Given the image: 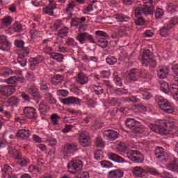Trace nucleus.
I'll return each mask as SVG.
<instances>
[{"instance_id": "69168bd1", "label": "nucleus", "mask_w": 178, "mask_h": 178, "mask_svg": "<svg viewBox=\"0 0 178 178\" xmlns=\"http://www.w3.org/2000/svg\"><path fill=\"white\" fill-rule=\"evenodd\" d=\"M52 81H53V83H56V84H58V83H60L62 81V76L60 74L56 75L52 79Z\"/></svg>"}, {"instance_id": "603ef678", "label": "nucleus", "mask_w": 178, "mask_h": 178, "mask_svg": "<svg viewBox=\"0 0 178 178\" xmlns=\"http://www.w3.org/2000/svg\"><path fill=\"white\" fill-rule=\"evenodd\" d=\"M135 23L136 26H143L144 23H145V20H144L143 17H136V19H135Z\"/></svg>"}, {"instance_id": "72a5a7b5", "label": "nucleus", "mask_w": 178, "mask_h": 178, "mask_svg": "<svg viewBox=\"0 0 178 178\" xmlns=\"http://www.w3.org/2000/svg\"><path fill=\"white\" fill-rule=\"evenodd\" d=\"M54 44L58 45V52H66V48L60 47V45L63 44V40H62V38H56Z\"/></svg>"}, {"instance_id": "ea45409f", "label": "nucleus", "mask_w": 178, "mask_h": 178, "mask_svg": "<svg viewBox=\"0 0 178 178\" xmlns=\"http://www.w3.org/2000/svg\"><path fill=\"white\" fill-rule=\"evenodd\" d=\"M170 88V86H169V84H168V83L166 82H163L161 85V90L165 94H169Z\"/></svg>"}, {"instance_id": "6e6d98bb", "label": "nucleus", "mask_w": 178, "mask_h": 178, "mask_svg": "<svg viewBox=\"0 0 178 178\" xmlns=\"http://www.w3.org/2000/svg\"><path fill=\"white\" fill-rule=\"evenodd\" d=\"M57 94L61 97H67V95H69V92L66 90L60 89L57 90Z\"/></svg>"}, {"instance_id": "4d7b16f0", "label": "nucleus", "mask_w": 178, "mask_h": 178, "mask_svg": "<svg viewBox=\"0 0 178 178\" xmlns=\"http://www.w3.org/2000/svg\"><path fill=\"white\" fill-rule=\"evenodd\" d=\"M15 45H16L17 48H22V52L23 48H26V47H24V42H23V40H15Z\"/></svg>"}, {"instance_id": "393cba45", "label": "nucleus", "mask_w": 178, "mask_h": 178, "mask_svg": "<svg viewBox=\"0 0 178 178\" xmlns=\"http://www.w3.org/2000/svg\"><path fill=\"white\" fill-rule=\"evenodd\" d=\"M166 168L168 170L178 173V163L176 161H172L170 163L167 164Z\"/></svg>"}, {"instance_id": "0e129e2a", "label": "nucleus", "mask_w": 178, "mask_h": 178, "mask_svg": "<svg viewBox=\"0 0 178 178\" xmlns=\"http://www.w3.org/2000/svg\"><path fill=\"white\" fill-rule=\"evenodd\" d=\"M66 44L70 45L71 47H74V45L76 44L77 42L74 41V39L72 38H68L66 41Z\"/></svg>"}, {"instance_id": "f3484780", "label": "nucleus", "mask_w": 178, "mask_h": 178, "mask_svg": "<svg viewBox=\"0 0 178 178\" xmlns=\"http://www.w3.org/2000/svg\"><path fill=\"white\" fill-rule=\"evenodd\" d=\"M139 78V70L138 69L134 68L131 70L130 72L128 74L129 80L131 81H137Z\"/></svg>"}, {"instance_id": "1a4fd4ad", "label": "nucleus", "mask_w": 178, "mask_h": 178, "mask_svg": "<svg viewBox=\"0 0 178 178\" xmlns=\"http://www.w3.org/2000/svg\"><path fill=\"white\" fill-rule=\"evenodd\" d=\"M24 114L28 119L37 120V110L33 107L27 106L24 108Z\"/></svg>"}, {"instance_id": "f257e3e1", "label": "nucleus", "mask_w": 178, "mask_h": 178, "mask_svg": "<svg viewBox=\"0 0 178 178\" xmlns=\"http://www.w3.org/2000/svg\"><path fill=\"white\" fill-rule=\"evenodd\" d=\"M152 131L161 134V136H166L170 134L171 136H178V128L175 126L172 122L162 120H160L159 124H155L149 126Z\"/></svg>"}, {"instance_id": "8fccbe9b", "label": "nucleus", "mask_w": 178, "mask_h": 178, "mask_svg": "<svg viewBox=\"0 0 178 178\" xmlns=\"http://www.w3.org/2000/svg\"><path fill=\"white\" fill-rule=\"evenodd\" d=\"M117 149L120 152H123V151H126V149H127V146H126L125 143H120L117 147Z\"/></svg>"}, {"instance_id": "79ce46f5", "label": "nucleus", "mask_w": 178, "mask_h": 178, "mask_svg": "<svg viewBox=\"0 0 178 178\" xmlns=\"http://www.w3.org/2000/svg\"><path fill=\"white\" fill-rule=\"evenodd\" d=\"M99 38V47L101 48H106L108 47V40L105 38Z\"/></svg>"}, {"instance_id": "6ab92c4d", "label": "nucleus", "mask_w": 178, "mask_h": 178, "mask_svg": "<svg viewBox=\"0 0 178 178\" xmlns=\"http://www.w3.org/2000/svg\"><path fill=\"white\" fill-rule=\"evenodd\" d=\"M28 92L36 99H41V98H42V96L40 94V92H38V89L34 86L29 88Z\"/></svg>"}, {"instance_id": "9b49d317", "label": "nucleus", "mask_w": 178, "mask_h": 178, "mask_svg": "<svg viewBox=\"0 0 178 178\" xmlns=\"http://www.w3.org/2000/svg\"><path fill=\"white\" fill-rule=\"evenodd\" d=\"M104 137H106L109 141H115L117 138H119V133L112 129H108L104 131Z\"/></svg>"}, {"instance_id": "c85d7f7f", "label": "nucleus", "mask_w": 178, "mask_h": 178, "mask_svg": "<svg viewBox=\"0 0 178 178\" xmlns=\"http://www.w3.org/2000/svg\"><path fill=\"white\" fill-rule=\"evenodd\" d=\"M172 28H169V25L167 24L160 29V35L161 37H168L169 35V31L171 30Z\"/></svg>"}, {"instance_id": "cd10ccee", "label": "nucleus", "mask_w": 178, "mask_h": 178, "mask_svg": "<svg viewBox=\"0 0 178 178\" xmlns=\"http://www.w3.org/2000/svg\"><path fill=\"white\" fill-rule=\"evenodd\" d=\"M169 93L172 94L178 99V86L176 84H172L170 86Z\"/></svg>"}, {"instance_id": "774afa93", "label": "nucleus", "mask_w": 178, "mask_h": 178, "mask_svg": "<svg viewBox=\"0 0 178 178\" xmlns=\"http://www.w3.org/2000/svg\"><path fill=\"white\" fill-rule=\"evenodd\" d=\"M8 84H15L16 83V76H11L6 80Z\"/></svg>"}, {"instance_id": "f704fd0d", "label": "nucleus", "mask_w": 178, "mask_h": 178, "mask_svg": "<svg viewBox=\"0 0 178 178\" xmlns=\"http://www.w3.org/2000/svg\"><path fill=\"white\" fill-rule=\"evenodd\" d=\"M115 17L117 20H118V22H127L130 19V17L123 14H116L115 15Z\"/></svg>"}, {"instance_id": "052dcab7", "label": "nucleus", "mask_w": 178, "mask_h": 178, "mask_svg": "<svg viewBox=\"0 0 178 178\" xmlns=\"http://www.w3.org/2000/svg\"><path fill=\"white\" fill-rule=\"evenodd\" d=\"M47 142L49 143V145H51V147L56 145L57 143L56 139L54 138H48Z\"/></svg>"}, {"instance_id": "bf43d9fd", "label": "nucleus", "mask_w": 178, "mask_h": 178, "mask_svg": "<svg viewBox=\"0 0 178 178\" xmlns=\"http://www.w3.org/2000/svg\"><path fill=\"white\" fill-rule=\"evenodd\" d=\"M76 176L79 178H90L88 172H80Z\"/></svg>"}, {"instance_id": "2eb2a0df", "label": "nucleus", "mask_w": 178, "mask_h": 178, "mask_svg": "<svg viewBox=\"0 0 178 178\" xmlns=\"http://www.w3.org/2000/svg\"><path fill=\"white\" fill-rule=\"evenodd\" d=\"M61 102H63L64 105H70V104H80V99L74 97H69L62 99Z\"/></svg>"}, {"instance_id": "2f4dec72", "label": "nucleus", "mask_w": 178, "mask_h": 178, "mask_svg": "<svg viewBox=\"0 0 178 178\" xmlns=\"http://www.w3.org/2000/svg\"><path fill=\"white\" fill-rule=\"evenodd\" d=\"M52 59H55L57 62H62L63 60V54L59 53H50L49 54Z\"/></svg>"}, {"instance_id": "338daca9", "label": "nucleus", "mask_w": 178, "mask_h": 178, "mask_svg": "<svg viewBox=\"0 0 178 178\" xmlns=\"http://www.w3.org/2000/svg\"><path fill=\"white\" fill-rule=\"evenodd\" d=\"M142 95H143V97L145 98V99H149V98H151V97H152V95H151V93H149V92H148V90L142 91Z\"/></svg>"}, {"instance_id": "bb28decb", "label": "nucleus", "mask_w": 178, "mask_h": 178, "mask_svg": "<svg viewBox=\"0 0 178 178\" xmlns=\"http://www.w3.org/2000/svg\"><path fill=\"white\" fill-rule=\"evenodd\" d=\"M152 58V54L151 51L148 49L145 50L143 51V55L142 56V63H144L145 62H148L149 59Z\"/></svg>"}, {"instance_id": "49530a36", "label": "nucleus", "mask_w": 178, "mask_h": 178, "mask_svg": "<svg viewBox=\"0 0 178 178\" xmlns=\"http://www.w3.org/2000/svg\"><path fill=\"white\" fill-rule=\"evenodd\" d=\"M106 62L108 64V65H115V63H116V62H118V59H116V58L112 56H108L106 58Z\"/></svg>"}, {"instance_id": "39448f33", "label": "nucleus", "mask_w": 178, "mask_h": 178, "mask_svg": "<svg viewBox=\"0 0 178 178\" xmlns=\"http://www.w3.org/2000/svg\"><path fill=\"white\" fill-rule=\"evenodd\" d=\"M68 171L70 173H77L83 168V162L80 160H74L70 162L67 165Z\"/></svg>"}, {"instance_id": "a211bd4d", "label": "nucleus", "mask_w": 178, "mask_h": 178, "mask_svg": "<svg viewBox=\"0 0 178 178\" xmlns=\"http://www.w3.org/2000/svg\"><path fill=\"white\" fill-rule=\"evenodd\" d=\"M124 175L122 170H113L108 172V178H122V177Z\"/></svg>"}, {"instance_id": "ddd939ff", "label": "nucleus", "mask_w": 178, "mask_h": 178, "mask_svg": "<svg viewBox=\"0 0 178 178\" xmlns=\"http://www.w3.org/2000/svg\"><path fill=\"white\" fill-rule=\"evenodd\" d=\"M16 91L15 86H6L0 89V92L2 95H12Z\"/></svg>"}, {"instance_id": "680f3d73", "label": "nucleus", "mask_w": 178, "mask_h": 178, "mask_svg": "<svg viewBox=\"0 0 178 178\" xmlns=\"http://www.w3.org/2000/svg\"><path fill=\"white\" fill-rule=\"evenodd\" d=\"M158 159H160L161 162H168V160L169 159V156L165 152V154L161 155L160 157H159Z\"/></svg>"}, {"instance_id": "c756f323", "label": "nucleus", "mask_w": 178, "mask_h": 178, "mask_svg": "<svg viewBox=\"0 0 178 178\" xmlns=\"http://www.w3.org/2000/svg\"><path fill=\"white\" fill-rule=\"evenodd\" d=\"M139 77L140 79H147V80H151L152 79V75L149 74L147 70H139Z\"/></svg>"}, {"instance_id": "b1692460", "label": "nucleus", "mask_w": 178, "mask_h": 178, "mask_svg": "<svg viewBox=\"0 0 178 178\" xmlns=\"http://www.w3.org/2000/svg\"><path fill=\"white\" fill-rule=\"evenodd\" d=\"M109 159L111 161H113V162H118L119 163H122V162H124V159L122 158L121 156H118V154L115 153H110L108 154Z\"/></svg>"}, {"instance_id": "7ed1b4c3", "label": "nucleus", "mask_w": 178, "mask_h": 178, "mask_svg": "<svg viewBox=\"0 0 178 178\" xmlns=\"http://www.w3.org/2000/svg\"><path fill=\"white\" fill-rule=\"evenodd\" d=\"M157 104L160 109L163 111V112H165V113H173V112H175V108L166 99H164L163 97L159 98L157 100Z\"/></svg>"}, {"instance_id": "412c9836", "label": "nucleus", "mask_w": 178, "mask_h": 178, "mask_svg": "<svg viewBox=\"0 0 178 178\" xmlns=\"http://www.w3.org/2000/svg\"><path fill=\"white\" fill-rule=\"evenodd\" d=\"M133 173L134 176L141 177L144 176V173H145V170L143 169V168L141 167L136 166L133 168Z\"/></svg>"}, {"instance_id": "37998d69", "label": "nucleus", "mask_w": 178, "mask_h": 178, "mask_svg": "<svg viewBox=\"0 0 178 178\" xmlns=\"http://www.w3.org/2000/svg\"><path fill=\"white\" fill-rule=\"evenodd\" d=\"M143 65H145V66H150L151 67H155V66H156V60L152 58L147 60V61L143 63Z\"/></svg>"}, {"instance_id": "4c0bfd02", "label": "nucleus", "mask_w": 178, "mask_h": 178, "mask_svg": "<svg viewBox=\"0 0 178 178\" xmlns=\"http://www.w3.org/2000/svg\"><path fill=\"white\" fill-rule=\"evenodd\" d=\"M13 74V71H12V69L9 67L3 68L1 71V76H3L4 77H7V76H10V74Z\"/></svg>"}, {"instance_id": "20e7f679", "label": "nucleus", "mask_w": 178, "mask_h": 178, "mask_svg": "<svg viewBox=\"0 0 178 178\" xmlns=\"http://www.w3.org/2000/svg\"><path fill=\"white\" fill-rule=\"evenodd\" d=\"M8 154L11 156H14L15 159H17V164L22 167L27 166V163L30 162L29 159L23 158L22 156V152L16 149L8 151Z\"/></svg>"}, {"instance_id": "09e8293b", "label": "nucleus", "mask_w": 178, "mask_h": 178, "mask_svg": "<svg viewBox=\"0 0 178 178\" xmlns=\"http://www.w3.org/2000/svg\"><path fill=\"white\" fill-rule=\"evenodd\" d=\"M163 10L161 8H156L155 11V17L156 19H161L163 16Z\"/></svg>"}, {"instance_id": "f8f14e48", "label": "nucleus", "mask_w": 178, "mask_h": 178, "mask_svg": "<svg viewBox=\"0 0 178 178\" xmlns=\"http://www.w3.org/2000/svg\"><path fill=\"white\" fill-rule=\"evenodd\" d=\"M76 81L78 84H81V86H84V84H87L88 83V76L84 74L83 72H80L77 74L76 77Z\"/></svg>"}, {"instance_id": "aec40b11", "label": "nucleus", "mask_w": 178, "mask_h": 178, "mask_svg": "<svg viewBox=\"0 0 178 178\" xmlns=\"http://www.w3.org/2000/svg\"><path fill=\"white\" fill-rule=\"evenodd\" d=\"M9 45H10V43L6 39V36H0V49H2V51H6V48H8Z\"/></svg>"}, {"instance_id": "6e6552de", "label": "nucleus", "mask_w": 178, "mask_h": 178, "mask_svg": "<svg viewBox=\"0 0 178 178\" xmlns=\"http://www.w3.org/2000/svg\"><path fill=\"white\" fill-rule=\"evenodd\" d=\"M30 54V49L29 47H24L23 48V52L22 54H20L17 58V60L21 66H26L27 65V58H26V56Z\"/></svg>"}, {"instance_id": "473e14b6", "label": "nucleus", "mask_w": 178, "mask_h": 178, "mask_svg": "<svg viewBox=\"0 0 178 178\" xmlns=\"http://www.w3.org/2000/svg\"><path fill=\"white\" fill-rule=\"evenodd\" d=\"M165 153V149L162 147H156V149L154 151V155H155L156 159H158L159 158L162 156V155Z\"/></svg>"}, {"instance_id": "9d476101", "label": "nucleus", "mask_w": 178, "mask_h": 178, "mask_svg": "<svg viewBox=\"0 0 178 178\" xmlns=\"http://www.w3.org/2000/svg\"><path fill=\"white\" fill-rule=\"evenodd\" d=\"M138 154H140L138 151H129L127 153V156L135 163H143L144 159H141L140 156H134L138 155Z\"/></svg>"}, {"instance_id": "a19ab883", "label": "nucleus", "mask_w": 178, "mask_h": 178, "mask_svg": "<svg viewBox=\"0 0 178 178\" xmlns=\"http://www.w3.org/2000/svg\"><path fill=\"white\" fill-rule=\"evenodd\" d=\"M40 60L38 59V58H31L29 60V63H30V66H31V69H34V67L37 66V65H38V63H40Z\"/></svg>"}, {"instance_id": "7c9ffc66", "label": "nucleus", "mask_w": 178, "mask_h": 178, "mask_svg": "<svg viewBox=\"0 0 178 178\" xmlns=\"http://www.w3.org/2000/svg\"><path fill=\"white\" fill-rule=\"evenodd\" d=\"M168 71L167 69H165V68H161L157 72L158 77L161 79H166L168 77Z\"/></svg>"}, {"instance_id": "a878e982", "label": "nucleus", "mask_w": 178, "mask_h": 178, "mask_svg": "<svg viewBox=\"0 0 178 178\" xmlns=\"http://www.w3.org/2000/svg\"><path fill=\"white\" fill-rule=\"evenodd\" d=\"M122 101L123 102H133L134 104H137L140 102V97L137 96H131L128 97H123Z\"/></svg>"}, {"instance_id": "3c124183", "label": "nucleus", "mask_w": 178, "mask_h": 178, "mask_svg": "<svg viewBox=\"0 0 178 178\" xmlns=\"http://www.w3.org/2000/svg\"><path fill=\"white\" fill-rule=\"evenodd\" d=\"M59 119H60V117L57 114H53L51 116V120L54 125L58 124V120H59Z\"/></svg>"}, {"instance_id": "de8ad7c7", "label": "nucleus", "mask_w": 178, "mask_h": 178, "mask_svg": "<svg viewBox=\"0 0 178 178\" xmlns=\"http://www.w3.org/2000/svg\"><path fill=\"white\" fill-rule=\"evenodd\" d=\"M176 8H177V6L174 5L172 3H169L167 6V10L169 13H175V12H176Z\"/></svg>"}, {"instance_id": "f03ea898", "label": "nucleus", "mask_w": 178, "mask_h": 178, "mask_svg": "<svg viewBox=\"0 0 178 178\" xmlns=\"http://www.w3.org/2000/svg\"><path fill=\"white\" fill-rule=\"evenodd\" d=\"M125 124L129 129H131L132 133L135 134H140V133L144 131L141 123L134 120L133 118H128L125 122Z\"/></svg>"}, {"instance_id": "a18cd8bd", "label": "nucleus", "mask_w": 178, "mask_h": 178, "mask_svg": "<svg viewBox=\"0 0 178 178\" xmlns=\"http://www.w3.org/2000/svg\"><path fill=\"white\" fill-rule=\"evenodd\" d=\"M2 24L3 26H10L12 24V17L10 16L5 17L2 19Z\"/></svg>"}, {"instance_id": "dca6fc26", "label": "nucleus", "mask_w": 178, "mask_h": 178, "mask_svg": "<svg viewBox=\"0 0 178 178\" xmlns=\"http://www.w3.org/2000/svg\"><path fill=\"white\" fill-rule=\"evenodd\" d=\"M141 8L142 13L147 15H153L155 7L154 5L144 4Z\"/></svg>"}, {"instance_id": "5fc2aeb1", "label": "nucleus", "mask_w": 178, "mask_h": 178, "mask_svg": "<svg viewBox=\"0 0 178 178\" xmlns=\"http://www.w3.org/2000/svg\"><path fill=\"white\" fill-rule=\"evenodd\" d=\"M102 166H103V168H113V164H112V163H111L110 161H102L100 162Z\"/></svg>"}, {"instance_id": "e433bc0d", "label": "nucleus", "mask_w": 178, "mask_h": 178, "mask_svg": "<svg viewBox=\"0 0 178 178\" xmlns=\"http://www.w3.org/2000/svg\"><path fill=\"white\" fill-rule=\"evenodd\" d=\"M176 24H178V17L175 16L171 18L169 23L168 24L169 29H173Z\"/></svg>"}, {"instance_id": "4be33fe9", "label": "nucleus", "mask_w": 178, "mask_h": 178, "mask_svg": "<svg viewBox=\"0 0 178 178\" xmlns=\"http://www.w3.org/2000/svg\"><path fill=\"white\" fill-rule=\"evenodd\" d=\"M87 35H88V33L87 32H80L77 34L76 39L81 44H84V41H87Z\"/></svg>"}, {"instance_id": "5701e85b", "label": "nucleus", "mask_w": 178, "mask_h": 178, "mask_svg": "<svg viewBox=\"0 0 178 178\" xmlns=\"http://www.w3.org/2000/svg\"><path fill=\"white\" fill-rule=\"evenodd\" d=\"M56 9V5L49 4L43 8V13L46 15H49L50 16H54V10Z\"/></svg>"}, {"instance_id": "423d86ee", "label": "nucleus", "mask_w": 178, "mask_h": 178, "mask_svg": "<svg viewBox=\"0 0 178 178\" xmlns=\"http://www.w3.org/2000/svg\"><path fill=\"white\" fill-rule=\"evenodd\" d=\"M78 150H79V148H77L76 143H67L64 145V149H63L64 156H67V158L70 156L71 154H74V152H76V151Z\"/></svg>"}, {"instance_id": "58836bf2", "label": "nucleus", "mask_w": 178, "mask_h": 178, "mask_svg": "<svg viewBox=\"0 0 178 178\" xmlns=\"http://www.w3.org/2000/svg\"><path fill=\"white\" fill-rule=\"evenodd\" d=\"M93 88L96 95H101V94H104V88H102V86L99 85H94Z\"/></svg>"}, {"instance_id": "0eeeda50", "label": "nucleus", "mask_w": 178, "mask_h": 178, "mask_svg": "<svg viewBox=\"0 0 178 178\" xmlns=\"http://www.w3.org/2000/svg\"><path fill=\"white\" fill-rule=\"evenodd\" d=\"M78 140L82 147H90V145H91V139L88 137L87 131L81 133Z\"/></svg>"}, {"instance_id": "e2e57ef3", "label": "nucleus", "mask_w": 178, "mask_h": 178, "mask_svg": "<svg viewBox=\"0 0 178 178\" xmlns=\"http://www.w3.org/2000/svg\"><path fill=\"white\" fill-rule=\"evenodd\" d=\"M96 147H104V141H102V139L101 138H97V140L95 141Z\"/></svg>"}, {"instance_id": "4468645a", "label": "nucleus", "mask_w": 178, "mask_h": 178, "mask_svg": "<svg viewBox=\"0 0 178 178\" xmlns=\"http://www.w3.org/2000/svg\"><path fill=\"white\" fill-rule=\"evenodd\" d=\"M17 138H21L22 140H27L30 137V131L26 129H19L16 133Z\"/></svg>"}, {"instance_id": "c03bdc74", "label": "nucleus", "mask_w": 178, "mask_h": 178, "mask_svg": "<svg viewBox=\"0 0 178 178\" xmlns=\"http://www.w3.org/2000/svg\"><path fill=\"white\" fill-rule=\"evenodd\" d=\"M95 158L97 161H99L104 158V152L101 149H97L95 152Z\"/></svg>"}, {"instance_id": "864d4df0", "label": "nucleus", "mask_w": 178, "mask_h": 178, "mask_svg": "<svg viewBox=\"0 0 178 178\" xmlns=\"http://www.w3.org/2000/svg\"><path fill=\"white\" fill-rule=\"evenodd\" d=\"M118 100L117 98L113 97L107 99V104H109L112 106H116L118 105Z\"/></svg>"}, {"instance_id": "c9c22d12", "label": "nucleus", "mask_w": 178, "mask_h": 178, "mask_svg": "<svg viewBox=\"0 0 178 178\" xmlns=\"http://www.w3.org/2000/svg\"><path fill=\"white\" fill-rule=\"evenodd\" d=\"M114 93L116 94V95H127V94H129V90L126 88H118L114 90Z\"/></svg>"}, {"instance_id": "13d9d810", "label": "nucleus", "mask_w": 178, "mask_h": 178, "mask_svg": "<svg viewBox=\"0 0 178 178\" xmlns=\"http://www.w3.org/2000/svg\"><path fill=\"white\" fill-rule=\"evenodd\" d=\"M14 31L15 33H20V31H23L22 24H14Z\"/></svg>"}]
</instances>
